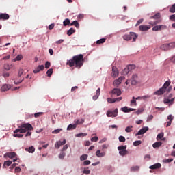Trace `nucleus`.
<instances>
[{"label": "nucleus", "instance_id": "1", "mask_svg": "<svg viewBox=\"0 0 175 175\" xmlns=\"http://www.w3.org/2000/svg\"><path fill=\"white\" fill-rule=\"evenodd\" d=\"M84 64V56L82 54L77 55L72 57V58L70 60H68L66 62V65H68L70 68H77V69H80L81 66Z\"/></svg>", "mask_w": 175, "mask_h": 175}, {"label": "nucleus", "instance_id": "2", "mask_svg": "<svg viewBox=\"0 0 175 175\" xmlns=\"http://www.w3.org/2000/svg\"><path fill=\"white\" fill-rule=\"evenodd\" d=\"M27 131H33V127L29 123L22 124L18 129L14 131L13 136L14 137L21 138L23 137V134L19 133H25Z\"/></svg>", "mask_w": 175, "mask_h": 175}, {"label": "nucleus", "instance_id": "3", "mask_svg": "<svg viewBox=\"0 0 175 175\" xmlns=\"http://www.w3.org/2000/svg\"><path fill=\"white\" fill-rule=\"evenodd\" d=\"M170 81H166L161 88L158 90L154 93V95H163L166 92V90L167 89V87L170 85Z\"/></svg>", "mask_w": 175, "mask_h": 175}, {"label": "nucleus", "instance_id": "4", "mask_svg": "<svg viewBox=\"0 0 175 175\" xmlns=\"http://www.w3.org/2000/svg\"><path fill=\"white\" fill-rule=\"evenodd\" d=\"M161 50L163 51H167L172 50V49H175V42H170L168 44H163L160 46Z\"/></svg>", "mask_w": 175, "mask_h": 175}, {"label": "nucleus", "instance_id": "5", "mask_svg": "<svg viewBox=\"0 0 175 175\" xmlns=\"http://www.w3.org/2000/svg\"><path fill=\"white\" fill-rule=\"evenodd\" d=\"M117 116H118V109L117 108L113 111L108 110L107 111V117L114 118V117H117Z\"/></svg>", "mask_w": 175, "mask_h": 175}, {"label": "nucleus", "instance_id": "6", "mask_svg": "<svg viewBox=\"0 0 175 175\" xmlns=\"http://www.w3.org/2000/svg\"><path fill=\"white\" fill-rule=\"evenodd\" d=\"M166 28H167V27L165 25H156L152 29V31L157 32L158 31H162L163 29H166Z\"/></svg>", "mask_w": 175, "mask_h": 175}, {"label": "nucleus", "instance_id": "7", "mask_svg": "<svg viewBox=\"0 0 175 175\" xmlns=\"http://www.w3.org/2000/svg\"><path fill=\"white\" fill-rule=\"evenodd\" d=\"M137 80H139V76L137 74H133L131 78V85H136L137 84Z\"/></svg>", "mask_w": 175, "mask_h": 175}, {"label": "nucleus", "instance_id": "8", "mask_svg": "<svg viewBox=\"0 0 175 175\" xmlns=\"http://www.w3.org/2000/svg\"><path fill=\"white\" fill-rule=\"evenodd\" d=\"M151 29V26L150 25H142L139 26V31L144 32L146 31H148V29Z\"/></svg>", "mask_w": 175, "mask_h": 175}, {"label": "nucleus", "instance_id": "9", "mask_svg": "<svg viewBox=\"0 0 175 175\" xmlns=\"http://www.w3.org/2000/svg\"><path fill=\"white\" fill-rule=\"evenodd\" d=\"M124 79H125L124 77H119L118 79L115 80L113 81V85L114 87H118V85L120 84H121V81H122V80H124Z\"/></svg>", "mask_w": 175, "mask_h": 175}, {"label": "nucleus", "instance_id": "10", "mask_svg": "<svg viewBox=\"0 0 175 175\" xmlns=\"http://www.w3.org/2000/svg\"><path fill=\"white\" fill-rule=\"evenodd\" d=\"M148 131V127H144L141 129L136 134L135 136H139V135H144L146 132Z\"/></svg>", "mask_w": 175, "mask_h": 175}, {"label": "nucleus", "instance_id": "11", "mask_svg": "<svg viewBox=\"0 0 175 175\" xmlns=\"http://www.w3.org/2000/svg\"><path fill=\"white\" fill-rule=\"evenodd\" d=\"M121 110L123 113H131V111H135L136 109L133 108H128V107H124L121 108Z\"/></svg>", "mask_w": 175, "mask_h": 175}, {"label": "nucleus", "instance_id": "12", "mask_svg": "<svg viewBox=\"0 0 175 175\" xmlns=\"http://www.w3.org/2000/svg\"><path fill=\"white\" fill-rule=\"evenodd\" d=\"M111 94H112V95H117V96H120V95H121L122 94V92L121 90L118 88H114L111 92Z\"/></svg>", "mask_w": 175, "mask_h": 175}, {"label": "nucleus", "instance_id": "13", "mask_svg": "<svg viewBox=\"0 0 175 175\" xmlns=\"http://www.w3.org/2000/svg\"><path fill=\"white\" fill-rule=\"evenodd\" d=\"M41 70H44V65H39L36 68L34 69L33 71V73H39Z\"/></svg>", "mask_w": 175, "mask_h": 175}, {"label": "nucleus", "instance_id": "14", "mask_svg": "<svg viewBox=\"0 0 175 175\" xmlns=\"http://www.w3.org/2000/svg\"><path fill=\"white\" fill-rule=\"evenodd\" d=\"M137 38H139V35H137L136 33L130 32V39H131V40H132V39H133V42H136V40L137 39Z\"/></svg>", "mask_w": 175, "mask_h": 175}, {"label": "nucleus", "instance_id": "15", "mask_svg": "<svg viewBox=\"0 0 175 175\" xmlns=\"http://www.w3.org/2000/svg\"><path fill=\"white\" fill-rule=\"evenodd\" d=\"M118 70L117 69V67L116 66H113L112 67V73H111V76H113V77H117V76H118Z\"/></svg>", "mask_w": 175, "mask_h": 175}, {"label": "nucleus", "instance_id": "16", "mask_svg": "<svg viewBox=\"0 0 175 175\" xmlns=\"http://www.w3.org/2000/svg\"><path fill=\"white\" fill-rule=\"evenodd\" d=\"M10 88H12L10 85L5 84L1 87V92H5V91H9V90H10Z\"/></svg>", "mask_w": 175, "mask_h": 175}, {"label": "nucleus", "instance_id": "17", "mask_svg": "<svg viewBox=\"0 0 175 175\" xmlns=\"http://www.w3.org/2000/svg\"><path fill=\"white\" fill-rule=\"evenodd\" d=\"M16 152H8V153H5V155H4V158H6V157H8V158H15L16 157Z\"/></svg>", "mask_w": 175, "mask_h": 175}, {"label": "nucleus", "instance_id": "18", "mask_svg": "<svg viewBox=\"0 0 175 175\" xmlns=\"http://www.w3.org/2000/svg\"><path fill=\"white\" fill-rule=\"evenodd\" d=\"M96 157H98V158H102V157H105V155H106V152H101L100 150H98L96 152Z\"/></svg>", "mask_w": 175, "mask_h": 175}, {"label": "nucleus", "instance_id": "19", "mask_svg": "<svg viewBox=\"0 0 175 175\" xmlns=\"http://www.w3.org/2000/svg\"><path fill=\"white\" fill-rule=\"evenodd\" d=\"M99 95H100V88L97 89L96 95L92 97L93 100H96L99 98Z\"/></svg>", "mask_w": 175, "mask_h": 175}, {"label": "nucleus", "instance_id": "20", "mask_svg": "<svg viewBox=\"0 0 175 175\" xmlns=\"http://www.w3.org/2000/svg\"><path fill=\"white\" fill-rule=\"evenodd\" d=\"M167 120H169V122H167V125H166L167 128L168 126H170V125H172V122H173V116L169 115L167 116Z\"/></svg>", "mask_w": 175, "mask_h": 175}, {"label": "nucleus", "instance_id": "21", "mask_svg": "<svg viewBox=\"0 0 175 175\" xmlns=\"http://www.w3.org/2000/svg\"><path fill=\"white\" fill-rule=\"evenodd\" d=\"M159 18H161V13L157 12L155 15L150 16V20H159Z\"/></svg>", "mask_w": 175, "mask_h": 175}, {"label": "nucleus", "instance_id": "22", "mask_svg": "<svg viewBox=\"0 0 175 175\" xmlns=\"http://www.w3.org/2000/svg\"><path fill=\"white\" fill-rule=\"evenodd\" d=\"M10 16L8 14H0V20H9Z\"/></svg>", "mask_w": 175, "mask_h": 175}, {"label": "nucleus", "instance_id": "23", "mask_svg": "<svg viewBox=\"0 0 175 175\" xmlns=\"http://www.w3.org/2000/svg\"><path fill=\"white\" fill-rule=\"evenodd\" d=\"M173 102H174V98H165L164 99V103L167 105V103H170V105H173Z\"/></svg>", "mask_w": 175, "mask_h": 175}, {"label": "nucleus", "instance_id": "24", "mask_svg": "<svg viewBox=\"0 0 175 175\" xmlns=\"http://www.w3.org/2000/svg\"><path fill=\"white\" fill-rule=\"evenodd\" d=\"M162 166V165H161V163H157L156 164H154L151 166H150V169H160V167Z\"/></svg>", "mask_w": 175, "mask_h": 175}, {"label": "nucleus", "instance_id": "25", "mask_svg": "<svg viewBox=\"0 0 175 175\" xmlns=\"http://www.w3.org/2000/svg\"><path fill=\"white\" fill-rule=\"evenodd\" d=\"M77 127V125L75 124H69L67 127V131H72L73 129H76V128Z\"/></svg>", "mask_w": 175, "mask_h": 175}, {"label": "nucleus", "instance_id": "26", "mask_svg": "<svg viewBox=\"0 0 175 175\" xmlns=\"http://www.w3.org/2000/svg\"><path fill=\"white\" fill-rule=\"evenodd\" d=\"M162 146V142H157L152 144L153 148H159Z\"/></svg>", "mask_w": 175, "mask_h": 175}, {"label": "nucleus", "instance_id": "27", "mask_svg": "<svg viewBox=\"0 0 175 175\" xmlns=\"http://www.w3.org/2000/svg\"><path fill=\"white\" fill-rule=\"evenodd\" d=\"M25 150L26 151H28V152H29L31 154H33V152H35V147H33V146H30L29 148H26Z\"/></svg>", "mask_w": 175, "mask_h": 175}, {"label": "nucleus", "instance_id": "28", "mask_svg": "<svg viewBox=\"0 0 175 175\" xmlns=\"http://www.w3.org/2000/svg\"><path fill=\"white\" fill-rule=\"evenodd\" d=\"M13 68V65L9 64H4V69L5 70H10Z\"/></svg>", "mask_w": 175, "mask_h": 175}, {"label": "nucleus", "instance_id": "29", "mask_svg": "<svg viewBox=\"0 0 175 175\" xmlns=\"http://www.w3.org/2000/svg\"><path fill=\"white\" fill-rule=\"evenodd\" d=\"M75 124L76 125H81V124H84V119H78L75 120Z\"/></svg>", "mask_w": 175, "mask_h": 175}, {"label": "nucleus", "instance_id": "30", "mask_svg": "<svg viewBox=\"0 0 175 175\" xmlns=\"http://www.w3.org/2000/svg\"><path fill=\"white\" fill-rule=\"evenodd\" d=\"M124 40H131V32L129 33V34H124L123 36H122Z\"/></svg>", "mask_w": 175, "mask_h": 175}, {"label": "nucleus", "instance_id": "31", "mask_svg": "<svg viewBox=\"0 0 175 175\" xmlns=\"http://www.w3.org/2000/svg\"><path fill=\"white\" fill-rule=\"evenodd\" d=\"M71 27L75 25L76 28H80V24H79V22L77 21H74L72 23H70Z\"/></svg>", "mask_w": 175, "mask_h": 175}, {"label": "nucleus", "instance_id": "32", "mask_svg": "<svg viewBox=\"0 0 175 175\" xmlns=\"http://www.w3.org/2000/svg\"><path fill=\"white\" fill-rule=\"evenodd\" d=\"M75 32H76V30L71 27L68 31H67V35H68V36H70L71 35H73Z\"/></svg>", "mask_w": 175, "mask_h": 175}, {"label": "nucleus", "instance_id": "33", "mask_svg": "<svg viewBox=\"0 0 175 175\" xmlns=\"http://www.w3.org/2000/svg\"><path fill=\"white\" fill-rule=\"evenodd\" d=\"M70 20L69 18H66L63 21V25H64V27H66L67 25H70Z\"/></svg>", "mask_w": 175, "mask_h": 175}, {"label": "nucleus", "instance_id": "34", "mask_svg": "<svg viewBox=\"0 0 175 175\" xmlns=\"http://www.w3.org/2000/svg\"><path fill=\"white\" fill-rule=\"evenodd\" d=\"M137 105V103L136 102V98L133 96L132 98V100H131V106H136Z\"/></svg>", "mask_w": 175, "mask_h": 175}, {"label": "nucleus", "instance_id": "35", "mask_svg": "<svg viewBox=\"0 0 175 175\" xmlns=\"http://www.w3.org/2000/svg\"><path fill=\"white\" fill-rule=\"evenodd\" d=\"M126 67L129 69V72H132V70H133V69L136 68V66H135L134 64H130Z\"/></svg>", "mask_w": 175, "mask_h": 175}, {"label": "nucleus", "instance_id": "36", "mask_svg": "<svg viewBox=\"0 0 175 175\" xmlns=\"http://www.w3.org/2000/svg\"><path fill=\"white\" fill-rule=\"evenodd\" d=\"M10 165H12V161H5L3 165V168L6 167V166H10Z\"/></svg>", "mask_w": 175, "mask_h": 175}, {"label": "nucleus", "instance_id": "37", "mask_svg": "<svg viewBox=\"0 0 175 175\" xmlns=\"http://www.w3.org/2000/svg\"><path fill=\"white\" fill-rule=\"evenodd\" d=\"M132 128H133V126H129L126 127L125 132H126V133H129L130 132H132Z\"/></svg>", "mask_w": 175, "mask_h": 175}, {"label": "nucleus", "instance_id": "38", "mask_svg": "<svg viewBox=\"0 0 175 175\" xmlns=\"http://www.w3.org/2000/svg\"><path fill=\"white\" fill-rule=\"evenodd\" d=\"M129 72H131V71H129L128 67H126V68L123 70V71H122V75H123L124 76H126V75H128V73H129Z\"/></svg>", "mask_w": 175, "mask_h": 175}, {"label": "nucleus", "instance_id": "39", "mask_svg": "<svg viewBox=\"0 0 175 175\" xmlns=\"http://www.w3.org/2000/svg\"><path fill=\"white\" fill-rule=\"evenodd\" d=\"M119 154L122 157H124V155H126V154H128V150H119Z\"/></svg>", "mask_w": 175, "mask_h": 175}, {"label": "nucleus", "instance_id": "40", "mask_svg": "<svg viewBox=\"0 0 175 175\" xmlns=\"http://www.w3.org/2000/svg\"><path fill=\"white\" fill-rule=\"evenodd\" d=\"M118 151L126 150V145L118 146Z\"/></svg>", "mask_w": 175, "mask_h": 175}, {"label": "nucleus", "instance_id": "41", "mask_svg": "<svg viewBox=\"0 0 175 175\" xmlns=\"http://www.w3.org/2000/svg\"><path fill=\"white\" fill-rule=\"evenodd\" d=\"M75 136H76V137H84L85 136H87V133H81L77 134Z\"/></svg>", "mask_w": 175, "mask_h": 175}, {"label": "nucleus", "instance_id": "42", "mask_svg": "<svg viewBox=\"0 0 175 175\" xmlns=\"http://www.w3.org/2000/svg\"><path fill=\"white\" fill-rule=\"evenodd\" d=\"M106 42V40L105 38H101L96 41L97 44H102Z\"/></svg>", "mask_w": 175, "mask_h": 175}, {"label": "nucleus", "instance_id": "43", "mask_svg": "<svg viewBox=\"0 0 175 175\" xmlns=\"http://www.w3.org/2000/svg\"><path fill=\"white\" fill-rule=\"evenodd\" d=\"M170 13H175V3L173 4L169 10Z\"/></svg>", "mask_w": 175, "mask_h": 175}, {"label": "nucleus", "instance_id": "44", "mask_svg": "<svg viewBox=\"0 0 175 175\" xmlns=\"http://www.w3.org/2000/svg\"><path fill=\"white\" fill-rule=\"evenodd\" d=\"M46 75H47L48 77H51V75H53V68L49 69L46 72Z\"/></svg>", "mask_w": 175, "mask_h": 175}, {"label": "nucleus", "instance_id": "45", "mask_svg": "<svg viewBox=\"0 0 175 175\" xmlns=\"http://www.w3.org/2000/svg\"><path fill=\"white\" fill-rule=\"evenodd\" d=\"M88 159V154H83L80 157L81 161H85Z\"/></svg>", "mask_w": 175, "mask_h": 175}, {"label": "nucleus", "instance_id": "46", "mask_svg": "<svg viewBox=\"0 0 175 175\" xmlns=\"http://www.w3.org/2000/svg\"><path fill=\"white\" fill-rule=\"evenodd\" d=\"M126 140V139H125V137L122 135L119 136V142H121L122 143H125Z\"/></svg>", "mask_w": 175, "mask_h": 175}, {"label": "nucleus", "instance_id": "47", "mask_svg": "<svg viewBox=\"0 0 175 175\" xmlns=\"http://www.w3.org/2000/svg\"><path fill=\"white\" fill-rule=\"evenodd\" d=\"M161 23V21H156L154 22H149L148 24L154 27V25H157V24H159Z\"/></svg>", "mask_w": 175, "mask_h": 175}, {"label": "nucleus", "instance_id": "48", "mask_svg": "<svg viewBox=\"0 0 175 175\" xmlns=\"http://www.w3.org/2000/svg\"><path fill=\"white\" fill-rule=\"evenodd\" d=\"M23 55H18L14 58V61H21Z\"/></svg>", "mask_w": 175, "mask_h": 175}, {"label": "nucleus", "instance_id": "49", "mask_svg": "<svg viewBox=\"0 0 175 175\" xmlns=\"http://www.w3.org/2000/svg\"><path fill=\"white\" fill-rule=\"evenodd\" d=\"M60 146H62V142L61 141L57 142L56 144H55V147L56 148H59Z\"/></svg>", "mask_w": 175, "mask_h": 175}, {"label": "nucleus", "instance_id": "50", "mask_svg": "<svg viewBox=\"0 0 175 175\" xmlns=\"http://www.w3.org/2000/svg\"><path fill=\"white\" fill-rule=\"evenodd\" d=\"M107 101L108 102V103H116L115 98H108L107 99Z\"/></svg>", "mask_w": 175, "mask_h": 175}, {"label": "nucleus", "instance_id": "51", "mask_svg": "<svg viewBox=\"0 0 175 175\" xmlns=\"http://www.w3.org/2000/svg\"><path fill=\"white\" fill-rule=\"evenodd\" d=\"M133 146H140V144H142V141L138 140V141H135L133 142Z\"/></svg>", "mask_w": 175, "mask_h": 175}, {"label": "nucleus", "instance_id": "52", "mask_svg": "<svg viewBox=\"0 0 175 175\" xmlns=\"http://www.w3.org/2000/svg\"><path fill=\"white\" fill-rule=\"evenodd\" d=\"M40 116H43V112H38L34 114V117L38 118V117H40Z\"/></svg>", "mask_w": 175, "mask_h": 175}, {"label": "nucleus", "instance_id": "53", "mask_svg": "<svg viewBox=\"0 0 175 175\" xmlns=\"http://www.w3.org/2000/svg\"><path fill=\"white\" fill-rule=\"evenodd\" d=\"M164 163H170V162H173V159H167L163 161Z\"/></svg>", "mask_w": 175, "mask_h": 175}, {"label": "nucleus", "instance_id": "54", "mask_svg": "<svg viewBox=\"0 0 175 175\" xmlns=\"http://www.w3.org/2000/svg\"><path fill=\"white\" fill-rule=\"evenodd\" d=\"M164 136V134L163 133H161L157 135V140H159V139H162Z\"/></svg>", "mask_w": 175, "mask_h": 175}, {"label": "nucleus", "instance_id": "55", "mask_svg": "<svg viewBox=\"0 0 175 175\" xmlns=\"http://www.w3.org/2000/svg\"><path fill=\"white\" fill-rule=\"evenodd\" d=\"M23 73H24V70H23V68L19 69L18 74V77H21Z\"/></svg>", "mask_w": 175, "mask_h": 175}, {"label": "nucleus", "instance_id": "56", "mask_svg": "<svg viewBox=\"0 0 175 175\" xmlns=\"http://www.w3.org/2000/svg\"><path fill=\"white\" fill-rule=\"evenodd\" d=\"M61 131H62V129H57L52 131V133H55V134L59 133V132H61Z\"/></svg>", "mask_w": 175, "mask_h": 175}, {"label": "nucleus", "instance_id": "57", "mask_svg": "<svg viewBox=\"0 0 175 175\" xmlns=\"http://www.w3.org/2000/svg\"><path fill=\"white\" fill-rule=\"evenodd\" d=\"M143 23V18H141L137 21V23L135 25V27H137L138 25H140Z\"/></svg>", "mask_w": 175, "mask_h": 175}, {"label": "nucleus", "instance_id": "58", "mask_svg": "<svg viewBox=\"0 0 175 175\" xmlns=\"http://www.w3.org/2000/svg\"><path fill=\"white\" fill-rule=\"evenodd\" d=\"M65 155H66L65 152L60 153L59 155V158L60 159H64V158H65Z\"/></svg>", "mask_w": 175, "mask_h": 175}, {"label": "nucleus", "instance_id": "59", "mask_svg": "<svg viewBox=\"0 0 175 175\" xmlns=\"http://www.w3.org/2000/svg\"><path fill=\"white\" fill-rule=\"evenodd\" d=\"M98 140H99V138L98 137H93L91 138V142H96Z\"/></svg>", "mask_w": 175, "mask_h": 175}, {"label": "nucleus", "instance_id": "60", "mask_svg": "<svg viewBox=\"0 0 175 175\" xmlns=\"http://www.w3.org/2000/svg\"><path fill=\"white\" fill-rule=\"evenodd\" d=\"M131 170L132 172H136V170H139V166L132 167L131 168Z\"/></svg>", "mask_w": 175, "mask_h": 175}, {"label": "nucleus", "instance_id": "61", "mask_svg": "<svg viewBox=\"0 0 175 175\" xmlns=\"http://www.w3.org/2000/svg\"><path fill=\"white\" fill-rule=\"evenodd\" d=\"M51 65V64L50 63V62H46L45 63V68H46V69H49V68H50Z\"/></svg>", "mask_w": 175, "mask_h": 175}, {"label": "nucleus", "instance_id": "62", "mask_svg": "<svg viewBox=\"0 0 175 175\" xmlns=\"http://www.w3.org/2000/svg\"><path fill=\"white\" fill-rule=\"evenodd\" d=\"M169 18L171 21H175V14L170 16Z\"/></svg>", "mask_w": 175, "mask_h": 175}, {"label": "nucleus", "instance_id": "63", "mask_svg": "<svg viewBox=\"0 0 175 175\" xmlns=\"http://www.w3.org/2000/svg\"><path fill=\"white\" fill-rule=\"evenodd\" d=\"M55 25L54 23L51 24V25L49 26V31H51L52 29H54Z\"/></svg>", "mask_w": 175, "mask_h": 175}, {"label": "nucleus", "instance_id": "64", "mask_svg": "<svg viewBox=\"0 0 175 175\" xmlns=\"http://www.w3.org/2000/svg\"><path fill=\"white\" fill-rule=\"evenodd\" d=\"M142 113H143V109H139L136 111V114L137 116H139V114H142Z\"/></svg>", "mask_w": 175, "mask_h": 175}]
</instances>
